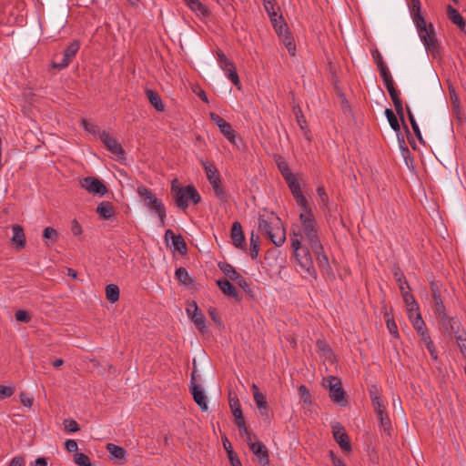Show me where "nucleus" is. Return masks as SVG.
I'll use <instances>...</instances> for the list:
<instances>
[{
	"label": "nucleus",
	"instance_id": "obj_21",
	"mask_svg": "<svg viewBox=\"0 0 466 466\" xmlns=\"http://www.w3.org/2000/svg\"><path fill=\"white\" fill-rule=\"evenodd\" d=\"M251 390L253 392V397L255 403L259 410L261 416L268 415V408L267 405L266 397L263 393H261L258 390V387L256 384H252Z\"/></svg>",
	"mask_w": 466,
	"mask_h": 466
},
{
	"label": "nucleus",
	"instance_id": "obj_7",
	"mask_svg": "<svg viewBox=\"0 0 466 466\" xmlns=\"http://www.w3.org/2000/svg\"><path fill=\"white\" fill-rule=\"evenodd\" d=\"M217 58L219 67L225 72L228 78L233 83L234 86L239 88V77L237 73L236 66L229 60L227 56L220 50L217 52Z\"/></svg>",
	"mask_w": 466,
	"mask_h": 466
},
{
	"label": "nucleus",
	"instance_id": "obj_11",
	"mask_svg": "<svg viewBox=\"0 0 466 466\" xmlns=\"http://www.w3.org/2000/svg\"><path fill=\"white\" fill-rule=\"evenodd\" d=\"M218 267L230 280L235 281L238 286H239L245 292L249 293L251 291L247 280L235 269L232 265L227 262H220Z\"/></svg>",
	"mask_w": 466,
	"mask_h": 466
},
{
	"label": "nucleus",
	"instance_id": "obj_16",
	"mask_svg": "<svg viewBox=\"0 0 466 466\" xmlns=\"http://www.w3.org/2000/svg\"><path fill=\"white\" fill-rule=\"evenodd\" d=\"M333 438L339 445V447L345 451H351V445L347 432L339 423L332 425Z\"/></svg>",
	"mask_w": 466,
	"mask_h": 466
},
{
	"label": "nucleus",
	"instance_id": "obj_38",
	"mask_svg": "<svg viewBox=\"0 0 466 466\" xmlns=\"http://www.w3.org/2000/svg\"><path fill=\"white\" fill-rule=\"evenodd\" d=\"M433 303H434V312L437 314L438 317L443 316V318H446V309L443 304L441 296H434L433 298Z\"/></svg>",
	"mask_w": 466,
	"mask_h": 466
},
{
	"label": "nucleus",
	"instance_id": "obj_5",
	"mask_svg": "<svg viewBox=\"0 0 466 466\" xmlns=\"http://www.w3.org/2000/svg\"><path fill=\"white\" fill-rule=\"evenodd\" d=\"M137 192L145 207H147L151 213H155L158 217L160 225L164 226L167 210L162 200L157 198L156 195L145 186L137 187Z\"/></svg>",
	"mask_w": 466,
	"mask_h": 466
},
{
	"label": "nucleus",
	"instance_id": "obj_60",
	"mask_svg": "<svg viewBox=\"0 0 466 466\" xmlns=\"http://www.w3.org/2000/svg\"><path fill=\"white\" fill-rule=\"evenodd\" d=\"M65 448L68 452H76L78 446L75 440H67L65 442Z\"/></svg>",
	"mask_w": 466,
	"mask_h": 466
},
{
	"label": "nucleus",
	"instance_id": "obj_56",
	"mask_svg": "<svg viewBox=\"0 0 466 466\" xmlns=\"http://www.w3.org/2000/svg\"><path fill=\"white\" fill-rule=\"evenodd\" d=\"M317 193H318V196H319V203L323 204L324 206H327L328 204V196L325 192V189L323 187H319L317 188Z\"/></svg>",
	"mask_w": 466,
	"mask_h": 466
},
{
	"label": "nucleus",
	"instance_id": "obj_37",
	"mask_svg": "<svg viewBox=\"0 0 466 466\" xmlns=\"http://www.w3.org/2000/svg\"><path fill=\"white\" fill-rule=\"evenodd\" d=\"M264 7L268 15L270 21L275 22L277 15H279L278 9L275 6L273 0H264Z\"/></svg>",
	"mask_w": 466,
	"mask_h": 466
},
{
	"label": "nucleus",
	"instance_id": "obj_6",
	"mask_svg": "<svg viewBox=\"0 0 466 466\" xmlns=\"http://www.w3.org/2000/svg\"><path fill=\"white\" fill-rule=\"evenodd\" d=\"M201 165L206 172L208 180L209 181L215 196L220 201H227V194L221 186V177L217 167L208 161L201 159Z\"/></svg>",
	"mask_w": 466,
	"mask_h": 466
},
{
	"label": "nucleus",
	"instance_id": "obj_62",
	"mask_svg": "<svg viewBox=\"0 0 466 466\" xmlns=\"http://www.w3.org/2000/svg\"><path fill=\"white\" fill-rule=\"evenodd\" d=\"M387 90H388V92L390 94V98H391L393 103L401 100L400 97V93L399 90H397L395 88V86L388 88Z\"/></svg>",
	"mask_w": 466,
	"mask_h": 466
},
{
	"label": "nucleus",
	"instance_id": "obj_53",
	"mask_svg": "<svg viewBox=\"0 0 466 466\" xmlns=\"http://www.w3.org/2000/svg\"><path fill=\"white\" fill-rule=\"evenodd\" d=\"M394 105V107H395V110H396V114L399 116V117L400 118V120L402 121L403 124H405L404 122V110H403V106H402V101H397L395 103H393ZM405 128L408 130V127L406 125H404Z\"/></svg>",
	"mask_w": 466,
	"mask_h": 466
},
{
	"label": "nucleus",
	"instance_id": "obj_48",
	"mask_svg": "<svg viewBox=\"0 0 466 466\" xmlns=\"http://www.w3.org/2000/svg\"><path fill=\"white\" fill-rule=\"evenodd\" d=\"M15 319L19 322L28 323L31 320L30 314L24 309H19L15 314Z\"/></svg>",
	"mask_w": 466,
	"mask_h": 466
},
{
	"label": "nucleus",
	"instance_id": "obj_34",
	"mask_svg": "<svg viewBox=\"0 0 466 466\" xmlns=\"http://www.w3.org/2000/svg\"><path fill=\"white\" fill-rule=\"evenodd\" d=\"M106 299L114 303L119 299V288L115 284H108L106 288Z\"/></svg>",
	"mask_w": 466,
	"mask_h": 466
},
{
	"label": "nucleus",
	"instance_id": "obj_35",
	"mask_svg": "<svg viewBox=\"0 0 466 466\" xmlns=\"http://www.w3.org/2000/svg\"><path fill=\"white\" fill-rule=\"evenodd\" d=\"M395 279L399 285V289L400 291L405 289H410L409 282L406 279L404 274L400 270V268H396L393 272Z\"/></svg>",
	"mask_w": 466,
	"mask_h": 466
},
{
	"label": "nucleus",
	"instance_id": "obj_36",
	"mask_svg": "<svg viewBox=\"0 0 466 466\" xmlns=\"http://www.w3.org/2000/svg\"><path fill=\"white\" fill-rule=\"evenodd\" d=\"M385 116L389 121L390 127L395 132H400V127L398 118H397L396 115L394 114V112L390 108H387L385 110Z\"/></svg>",
	"mask_w": 466,
	"mask_h": 466
},
{
	"label": "nucleus",
	"instance_id": "obj_43",
	"mask_svg": "<svg viewBox=\"0 0 466 466\" xmlns=\"http://www.w3.org/2000/svg\"><path fill=\"white\" fill-rule=\"evenodd\" d=\"M370 396L375 412L379 413L380 411H385V406L380 397L375 395L373 392H370Z\"/></svg>",
	"mask_w": 466,
	"mask_h": 466
},
{
	"label": "nucleus",
	"instance_id": "obj_9",
	"mask_svg": "<svg viewBox=\"0 0 466 466\" xmlns=\"http://www.w3.org/2000/svg\"><path fill=\"white\" fill-rule=\"evenodd\" d=\"M80 48V42L78 40L72 41L66 48L63 52V56L60 61H58V56H56L55 61L53 62V66L55 68L63 69L68 66V65L72 62L76 55L77 54Z\"/></svg>",
	"mask_w": 466,
	"mask_h": 466
},
{
	"label": "nucleus",
	"instance_id": "obj_12",
	"mask_svg": "<svg viewBox=\"0 0 466 466\" xmlns=\"http://www.w3.org/2000/svg\"><path fill=\"white\" fill-rule=\"evenodd\" d=\"M248 444L261 466H270L268 448L261 441H252L250 436L248 438Z\"/></svg>",
	"mask_w": 466,
	"mask_h": 466
},
{
	"label": "nucleus",
	"instance_id": "obj_28",
	"mask_svg": "<svg viewBox=\"0 0 466 466\" xmlns=\"http://www.w3.org/2000/svg\"><path fill=\"white\" fill-rule=\"evenodd\" d=\"M447 15L449 19L458 25L461 29H464L466 25V22L464 18L461 15V14L453 8L451 5L447 6Z\"/></svg>",
	"mask_w": 466,
	"mask_h": 466
},
{
	"label": "nucleus",
	"instance_id": "obj_23",
	"mask_svg": "<svg viewBox=\"0 0 466 466\" xmlns=\"http://www.w3.org/2000/svg\"><path fill=\"white\" fill-rule=\"evenodd\" d=\"M409 318H410V319L412 320L413 327L417 330L419 335L423 333L424 331L428 330L427 327L425 325V322L422 319L421 315L419 311V308H417V309L410 308L409 309Z\"/></svg>",
	"mask_w": 466,
	"mask_h": 466
},
{
	"label": "nucleus",
	"instance_id": "obj_41",
	"mask_svg": "<svg viewBox=\"0 0 466 466\" xmlns=\"http://www.w3.org/2000/svg\"><path fill=\"white\" fill-rule=\"evenodd\" d=\"M407 114H408V117H409L410 123L411 125V127H412V130H413L415 136L418 137L419 140H421L422 136H421L420 127H419V126L415 120V117L409 106H407Z\"/></svg>",
	"mask_w": 466,
	"mask_h": 466
},
{
	"label": "nucleus",
	"instance_id": "obj_63",
	"mask_svg": "<svg viewBox=\"0 0 466 466\" xmlns=\"http://www.w3.org/2000/svg\"><path fill=\"white\" fill-rule=\"evenodd\" d=\"M228 456L232 466H242L241 461H239V459L237 457L233 451H228Z\"/></svg>",
	"mask_w": 466,
	"mask_h": 466
},
{
	"label": "nucleus",
	"instance_id": "obj_61",
	"mask_svg": "<svg viewBox=\"0 0 466 466\" xmlns=\"http://www.w3.org/2000/svg\"><path fill=\"white\" fill-rule=\"evenodd\" d=\"M71 231L74 236L81 235L83 232L82 227L76 219H74L71 223Z\"/></svg>",
	"mask_w": 466,
	"mask_h": 466
},
{
	"label": "nucleus",
	"instance_id": "obj_58",
	"mask_svg": "<svg viewBox=\"0 0 466 466\" xmlns=\"http://www.w3.org/2000/svg\"><path fill=\"white\" fill-rule=\"evenodd\" d=\"M20 401L24 406L30 408L33 405L34 400L30 395L22 392L20 394Z\"/></svg>",
	"mask_w": 466,
	"mask_h": 466
},
{
	"label": "nucleus",
	"instance_id": "obj_54",
	"mask_svg": "<svg viewBox=\"0 0 466 466\" xmlns=\"http://www.w3.org/2000/svg\"><path fill=\"white\" fill-rule=\"evenodd\" d=\"M456 341L461 352L466 359V337H463L462 335H458L456 336Z\"/></svg>",
	"mask_w": 466,
	"mask_h": 466
},
{
	"label": "nucleus",
	"instance_id": "obj_17",
	"mask_svg": "<svg viewBox=\"0 0 466 466\" xmlns=\"http://www.w3.org/2000/svg\"><path fill=\"white\" fill-rule=\"evenodd\" d=\"M287 184L296 200L297 205L301 208V210L309 208L308 205V200L301 191L300 185L298 179L294 177L293 179L288 181Z\"/></svg>",
	"mask_w": 466,
	"mask_h": 466
},
{
	"label": "nucleus",
	"instance_id": "obj_39",
	"mask_svg": "<svg viewBox=\"0 0 466 466\" xmlns=\"http://www.w3.org/2000/svg\"><path fill=\"white\" fill-rule=\"evenodd\" d=\"M81 127L89 134L98 135L101 134L99 127L86 119H82Z\"/></svg>",
	"mask_w": 466,
	"mask_h": 466
},
{
	"label": "nucleus",
	"instance_id": "obj_26",
	"mask_svg": "<svg viewBox=\"0 0 466 466\" xmlns=\"http://www.w3.org/2000/svg\"><path fill=\"white\" fill-rule=\"evenodd\" d=\"M439 319H440L443 328L446 329V331H448L450 333H454V334L458 333V330L460 328V323L455 318L449 317L446 314L445 319L443 318V316H440Z\"/></svg>",
	"mask_w": 466,
	"mask_h": 466
},
{
	"label": "nucleus",
	"instance_id": "obj_20",
	"mask_svg": "<svg viewBox=\"0 0 466 466\" xmlns=\"http://www.w3.org/2000/svg\"><path fill=\"white\" fill-rule=\"evenodd\" d=\"M183 2L199 18H206L211 14L208 7L199 0H183Z\"/></svg>",
	"mask_w": 466,
	"mask_h": 466
},
{
	"label": "nucleus",
	"instance_id": "obj_47",
	"mask_svg": "<svg viewBox=\"0 0 466 466\" xmlns=\"http://www.w3.org/2000/svg\"><path fill=\"white\" fill-rule=\"evenodd\" d=\"M299 392L300 394L301 400L303 401V403H305V404L311 403V395L306 386H304V385L299 386Z\"/></svg>",
	"mask_w": 466,
	"mask_h": 466
},
{
	"label": "nucleus",
	"instance_id": "obj_42",
	"mask_svg": "<svg viewBox=\"0 0 466 466\" xmlns=\"http://www.w3.org/2000/svg\"><path fill=\"white\" fill-rule=\"evenodd\" d=\"M401 295H402V298H403V300L404 302L408 305V306H410V308L412 309H417L418 308V305L416 303V300H415V298L414 296L410 292V289H405L403 291H400Z\"/></svg>",
	"mask_w": 466,
	"mask_h": 466
},
{
	"label": "nucleus",
	"instance_id": "obj_40",
	"mask_svg": "<svg viewBox=\"0 0 466 466\" xmlns=\"http://www.w3.org/2000/svg\"><path fill=\"white\" fill-rule=\"evenodd\" d=\"M74 461L78 466H94L93 463H91L90 459L87 455L82 452H76L74 455Z\"/></svg>",
	"mask_w": 466,
	"mask_h": 466
},
{
	"label": "nucleus",
	"instance_id": "obj_4",
	"mask_svg": "<svg viewBox=\"0 0 466 466\" xmlns=\"http://www.w3.org/2000/svg\"><path fill=\"white\" fill-rule=\"evenodd\" d=\"M171 193L176 205L183 210L188 208L190 201L193 204H198L201 201V196L193 185L180 186L177 178L171 182Z\"/></svg>",
	"mask_w": 466,
	"mask_h": 466
},
{
	"label": "nucleus",
	"instance_id": "obj_33",
	"mask_svg": "<svg viewBox=\"0 0 466 466\" xmlns=\"http://www.w3.org/2000/svg\"><path fill=\"white\" fill-rule=\"evenodd\" d=\"M381 79L384 82L386 89L393 87L394 86V81L391 76V74L388 67H384L382 65L380 66V69L379 70Z\"/></svg>",
	"mask_w": 466,
	"mask_h": 466
},
{
	"label": "nucleus",
	"instance_id": "obj_64",
	"mask_svg": "<svg viewBox=\"0 0 466 466\" xmlns=\"http://www.w3.org/2000/svg\"><path fill=\"white\" fill-rule=\"evenodd\" d=\"M9 466H25V459L20 456H15L9 462Z\"/></svg>",
	"mask_w": 466,
	"mask_h": 466
},
{
	"label": "nucleus",
	"instance_id": "obj_59",
	"mask_svg": "<svg viewBox=\"0 0 466 466\" xmlns=\"http://www.w3.org/2000/svg\"><path fill=\"white\" fill-rule=\"evenodd\" d=\"M387 328L390 334L394 337H399L398 328L394 319H387Z\"/></svg>",
	"mask_w": 466,
	"mask_h": 466
},
{
	"label": "nucleus",
	"instance_id": "obj_10",
	"mask_svg": "<svg viewBox=\"0 0 466 466\" xmlns=\"http://www.w3.org/2000/svg\"><path fill=\"white\" fill-rule=\"evenodd\" d=\"M327 387L329 390L330 399L337 404L345 405L347 400L340 380L337 377L330 376L327 380Z\"/></svg>",
	"mask_w": 466,
	"mask_h": 466
},
{
	"label": "nucleus",
	"instance_id": "obj_18",
	"mask_svg": "<svg viewBox=\"0 0 466 466\" xmlns=\"http://www.w3.org/2000/svg\"><path fill=\"white\" fill-rule=\"evenodd\" d=\"M164 238L166 242H168L169 240L172 241L174 250L179 252L181 255L187 254V244L181 235H176L172 229H167Z\"/></svg>",
	"mask_w": 466,
	"mask_h": 466
},
{
	"label": "nucleus",
	"instance_id": "obj_13",
	"mask_svg": "<svg viewBox=\"0 0 466 466\" xmlns=\"http://www.w3.org/2000/svg\"><path fill=\"white\" fill-rule=\"evenodd\" d=\"M187 314L198 329V330L202 333L207 332L208 328L206 326V317L205 315L198 309V304L196 301H191L187 304Z\"/></svg>",
	"mask_w": 466,
	"mask_h": 466
},
{
	"label": "nucleus",
	"instance_id": "obj_44",
	"mask_svg": "<svg viewBox=\"0 0 466 466\" xmlns=\"http://www.w3.org/2000/svg\"><path fill=\"white\" fill-rule=\"evenodd\" d=\"M271 23H272V25H273L274 29L276 30L277 34L281 35L283 30L286 27V24H285L282 16L280 15H277L276 21L271 22Z\"/></svg>",
	"mask_w": 466,
	"mask_h": 466
},
{
	"label": "nucleus",
	"instance_id": "obj_19",
	"mask_svg": "<svg viewBox=\"0 0 466 466\" xmlns=\"http://www.w3.org/2000/svg\"><path fill=\"white\" fill-rule=\"evenodd\" d=\"M190 392L193 396L195 402L198 404L199 409L203 411L208 410L207 396L204 393L202 388L196 382L189 384Z\"/></svg>",
	"mask_w": 466,
	"mask_h": 466
},
{
	"label": "nucleus",
	"instance_id": "obj_32",
	"mask_svg": "<svg viewBox=\"0 0 466 466\" xmlns=\"http://www.w3.org/2000/svg\"><path fill=\"white\" fill-rule=\"evenodd\" d=\"M107 451L117 460H125L127 451L126 450L118 445L114 443H107L106 445Z\"/></svg>",
	"mask_w": 466,
	"mask_h": 466
},
{
	"label": "nucleus",
	"instance_id": "obj_8",
	"mask_svg": "<svg viewBox=\"0 0 466 466\" xmlns=\"http://www.w3.org/2000/svg\"><path fill=\"white\" fill-rule=\"evenodd\" d=\"M209 117L218 126L220 132L228 140V142L233 146L238 147L237 132L233 129L232 126L216 113L211 112L209 114Z\"/></svg>",
	"mask_w": 466,
	"mask_h": 466
},
{
	"label": "nucleus",
	"instance_id": "obj_30",
	"mask_svg": "<svg viewBox=\"0 0 466 466\" xmlns=\"http://www.w3.org/2000/svg\"><path fill=\"white\" fill-rule=\"evenodd\" d=\"M176 279L185 286H190L194 283L193 278L188 274L187 268L180 267L176 269Z\"/></svg>",
	"mask_w": 466,
	"mask_h": 466
},
{
	"label": "nucleus",
	"instance_id": "obj_31",
	"mask_svg": "<svg viewBox=\"0 0 466 466\" xmlns=\"http://www.w3.org/2000/svg\"><path fill=\"white\" fill-rule=\"evenodd\" d=\"M378 420L380 421V426L382 429V431L387 434H390L391 431V422L390 420V417L388 413L385 411H380L379 413H376Z\"/></svg>",
	"mask_w": 466,
	"mask_h": 466
},
{
	"label": "nucleus",
	"instance_id": "obj_50",
	"mask_svg": "<svg viewBox=\"0 0 466 466\" xmlns=\"http://www.w3.org/2000/svg\"><path fill=\"white\" fill-rule=\"evenodd\" d=\"M43 238L45 239H51L53 242L57 238V232L52 227H46L43 231Z\"/></svg>",
	"mask_w": 466,
	"mask_h": 466
},
{
	"label": "nucleus",
	"instance_id": "obj_51",
	"mask_svg": "<svg viewBox=\"0 0 466 466\" xmlns=\"http://www.w3.org/2000/svg\"><path fill=\"white\" fill-rule=\"evenodd\" d=\"M281 175L283 176L286 182L289 181L290 179H293L295 176L290 171L289 167L286 164H281L279 166Z\"/></svg>",
	"mask_w": 466,
	"mask_h": 466
},
{
	"label": "nucleus",
	"instance_id": "obj_24",
	"mask_svg": "<svg viewBox=\"0 0 466 466\" xmlns=\"http://www.w3.org/2000/svg\"><path fill=\"white\" fill-rule=\"evenodd\" d=\"M231 238L236 248H242L244 247L245 236L242 230V226L238 221L234 222L232 225Z\"/></svg>",
	"mask_w": 466,
	"mask_h": 466
},
{
	"label": "nucleus",
	"instance_id": "obj_45",
	"mask_svg": "<svg viewBox=\"0 0 466 466\" xmlns=\"http://www.w3.org/2000/svg\"><path fill=\"white\" fill-rule=\"evenodd\" d=\"M234 417H235V423L238 427L239 431H243L248 437L250 436L249 432L246 427V422H245V419L243 417V413L234 416Z\"/></svg>",
	"mask_w": 466,
	"mask_h": 466
},
{
	"label": "nucleus",
	"instance_id": "obj_22",
	"mask_svg": "<svg viewBox=\"0 0 466 466\" xmlns=\"http://www.w3.org/2000/svg\"><path fill=\"white\" fill-rule=\"evenodd\" d=\"M217 285L220 289V290L225 294L226 296L229 298H233L238 301L241 300V298L239 297L236 288L230 283L229 279H220L217 280Z\"/></svg>",
	"mask_w": 466,
	"mask_h": 466
},
{
	"label": "nucleus",
	"instance_id": "obj_55",
	"mask_svg": "<svg viewBox=\"0 0 466 466\" xmlns=\"http://www.w3.org/2000/svg\"><path fill=\"white\" fill-rule=\"evenodd\" d=\"M208 315L210 317V319L218 325V326H221L222 323H221V320H220V317L218 313V310L215 309V308H209L208 309Z\"/></svg>",
	"mask_w": 466,
	"mask_h": 466
},
{
	"label": "nucleus",
	"instance_id": "obj_27",
	"mask_svg": "<svg viewBox=\"0 0 466 466\" xmlns=\"http://www.w3.org/2000/svg\"><path fill=\"white\" fill-rule=\"evenodd\" d=\"M96 212L104 219H110L115 215L114 207L108 201L101 202L96 208Z\"/></svg>",
	"mask_w": 466,
	"mask_h": 466
},
{
	"label": "nucleus",
	"instance_id": "obj_14",
	"mask_svg": "<svg viewBox=\"0 0 466 466\" xmlns=\"http://www.w3.org/2000/svg\"><path fill=\"white\" fill-rule=\"evenodd\" d=\"M99 138L106 147V149L113 155H115L117 159H123L125 157V150L122 146L116 141V138L110 136V134L106 131H102L99 134Z\"/></svg>",
	"mask_w": 466,
	"mask_h": 466
},
{
	"label": "nucleus",
	"instance_id": "obj_46",
	"mask_svg": "<svg viewBox=\"0 0 466 466\" xmlns=\"http://www.w3.org/2000/svg\"><path fill=\"white\" fill-rule=\"evenodd\" d=\"M65 430L68 432H76L79 431L77 422L75 420L66 419L63 422Z\"/></svg>",
	"mask_w": 466,
	"mask_h": 466
},
{
	"label": "nucleus",
	"instance_id": "obj_1",
	"mask_svg": "<svg viewBox=\"0 0 466 466\" xmlns=\"http://www.w3.org/2000/svg\"><path fill=\"white\" fill-rule=\"evenodd\" d=\"M299 220L300 227L298 232H294L291 238L294 257L300 270L306 272L309 277L317 279L311 253L315 255L320 270L330 268L329 258L319 237V227L310 208L301 210Z\"/></svg>",
	"mask_w": 466,
	"mask_h": 466
},
{
	"label": "nucleus",
	"instance_id": "obj_57",
	"mask_svg": "<svg viewBox=\"0 0 466 466\" xmlns=\"http://www.w3.org/2000/svg\"><path fill=\"white\" fill-rule=\"evenodd\" d=\"M14 393V388L0 385V399L10 397Z\"/></svg>",
	"mask_w": 466,
	"mask_h": 466
},
{
	"label": "nucleus",
	"instance_id": "obj_3",
	"mask_svg": "<svg viewBox=\"0 0 466 466\" xmlns=\"http://www.w3.org/2000/svg\"><path fill=\"white\" fill-rule=\"evenodd\" d=\"M258 230L277 247L286 241V230L281 219L273 211L263 209L258 213Z\"/></svg>",
	"mask_w": 466,
	"mask_h": 466
},
{
	"label": "nucleus",
	"instance_id": "obj_25",
	"mask_svg": "<svg viewBox=\"0 0 466 466\" xmlns=\"http://www.w3.org/2000/svg\"><path fill=\"white\" fill-rule=\"evenodd\" d=\"M12 241L16 244V248H24L25 246V237L23 228L20 225H14L12 227Z\"/></svg>",
	"mask_w": 466,
	"mask_h": 466
},
{
	"label": "nucleus",
	"instance_id": "obj_49",
	"mask_svg": "<svg viewBox=\"0 0 466 466\" xmlns=\"http://www.w3.org/2000/svg\"><path fill=\"white\" fill-rule=\"evenodd\" d=\"M283 43H284L288 52L289 53V55L295 56L296 46L293 42V39L289 35H285L283 38Z\"/></svg>",
	"mask_w": 466,
	"mask_h": 466
},
{
	"label": "nucleus",
	"instance_id": "obj_2",
	"mask_svg": "<svg viewBox=\"0 0 466 466\" xmlns=\"http://www.w3.org/2000/svg\"><path fill=\"white\" fill-rule=\"evenodd\" d=\"M409 10L412 21L417 28L419 36L425 48L435 55L439 51L438 40L432 24H426L421 14V4L420 0H410Z\"/></svg>",
	"mask_w": 466,
	"mask_h": 466
},
{
	"label": "nucleus",
	"instance_id": "obj_15",
	"mask_svg": "<svg viewBox=\"0 0 466 466\" xmlns=\"http://www.w3.org/2000/svg\"><path fill=\"white\" fill-rule=\"evenodd\" d=\"M80 185L91 194L104 196L107 191L106 187L98 178L94 177H84L80 181Z\"/></svg>",
	"mask_w": 466,
	"mask_h": 466
},
{
	"label": "nucleus",
	"instance_id": "obj_52",
	"mask_svg": "<svg viewBox=\"0 0 466 466\" xmlns=\"http://www.w3.org/2000/svg\"><path fill=\"white\" fill-rule=\"evenodd\" d=\"M229 404L233 416L242 414L241 405L238 399H230Z\"/></svg>",
	"mask_w": 466,
	"mask_h": 466
},
{
	"label": "nucleus",
	"instance_id": "obj_29",
	"mask_svg": "<svg viewBox=\"0 0 466 466\" xmlns=\"http://www.w3.org/2000/svg\"><path fill=\"white\" fill-rule=\"evenodd\" d=\"M146 94L150 104L156 108L157 111H164V104L162 102L160 96L157 92L151 89H147Z\"/></svg>",
	"mask_w": 466,
	"mask_h": 466
}]
</instances>
